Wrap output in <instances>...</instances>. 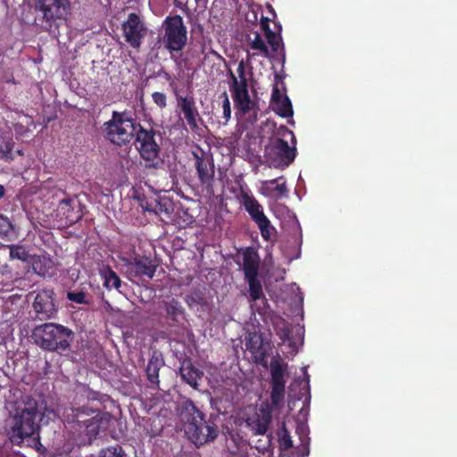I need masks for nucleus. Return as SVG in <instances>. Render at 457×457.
<instances>
[{
	"label": "nucleus",
	"mask_w": 457,
	"mask_h": 457,
	"mask_svg": "<svg viewBox=\"0 0 457 457\" xmlns=\"http://www.w3.org/2000/svg\"><path fill=\"white\" fill-rule=\"evenodd\" d=\"M6 409L9 415L4 429L10 441L17 445L27 442L37 451H45L39 440L38 422L43 415L39 401L29 395H21L17 400L8 402Z\"/></svg>",
	"instance_id": "nucleus-1"
},
{
	"label": "nucleus",
	"mask_w": 457,
	"mask_h": 457,
	"mask_svg": "<svg viewBox=\"0 0 457 457\" xmlns=\"http://www.w3.org/2000/svg\"><path fill=\"white\" fill-rule=\"evenodd\" d=\"M175 411L184 424L186 436L197 448L217 438V425L211 419H206L205 413L190 398L179 402Z\"/></svg>",
	"instance_id": "nucleus-2"
},
{
	"label": "nucleus",
	"mask_w": 457,
	"mask_h": 457,
	"mask_svg": "<svg viewBox=\"0 0 457 457\" xmlns=\"http://www.w3.org/2000/svg\"><path fill=\"white\" fill-rule=\"evenodd\" d=\"M74 336L71 329L53 322L38 325L32 331V337L37 346L56 353L69 351Z\"/></svg>",
	"instance_id": "nucleus-3"
},
{
	"label": "nucleus",
	"mask_w": 457,
	"mask_h": 457,
	"mask_svg": "<svg viewBox=\"0 0 457 457\" xmlns=\"http://www.w3.org/2000/svg\"><path fill=\"white\" fill-rule=\"evenodd\" d=\"M296 147L279 137L272 138L264 148V157L269 167L285 169L295 159Z\"/></svg>",
	"instance_id": "nucleus-4"
},
{
	"label": "nucleus",
	"mask_w": 457,
	"mask_h": 457,
	"mask_svg": "<svg viewBox=\"0 0 457 457\" xmlns=\"http://www.w3.org/2000/svg\"><path fill=\"white\" fill-rule=\"evenodd\" d=\"M103 131L112 144L123 145L133 138L136 128L132 120L123 119L120 113L113 112L112 119L104 124Z\"/></svg>",
	"instance_id": "nucleus-5"
},
{
	"label": "nucleus",
	"mask_w": 457,
	"mask_h": 457,
	"mask_svg": "<svg viewBox=\"0 0 457 457\" xmlns=\"http://www.w3.org/2000/svg\"><path fill=\"white\" fill-rule=\"evenodd\" d=\"M187 41V30L180 15L167 16L164 20L163 43L170 53L181 51Z\"/></svg>",
	"instance_id": "nucleus-6"
},
{
	"label": "nucleus",
	"mask_w": 457,
	"mask_h": 457,
	"mask_svg": "<svg viewBox=\"0 0 457 457\" xmlns=\"http://www.w3.org/2000/svg\"><path fill=\"white\" fill-rule=\"evenodd\" d=\"M36 21L47 31H50L57 20L65 15V4L62 0H35Z\"/></svg>",
	"instance_id": "nucleus-7"
},
{
	"label": "nucleus",
	"mask_w": 457,
	"mask_h": 457,
	"mask_svg": "<svg viewBox=\"0 0 457 457\" xmlns=\"http://www.w3.org/2000/svg\"><path fill=\"white\" fill-rule=\"evenodd\" d=\"M162 133L154 129H145V168L163 170L164 161L160 156Z\"/></svg>",
	"instance_id": "nucleus-8"
},
{
	"label": "nucleus",
	"mask_w": 457,
	"mask_h": 457,
	"mask_svg": "<svg viewBox=\"0 0 457 457\" xmlns=\"http://www.w3.org/2000/svg\"><path fill=\"white\" fill-rule=\"evenodd\" d=\"M287 364L278 359L270 361L271 392L270 403L273 407H278L285 397L286 372Z\"/></svg>",
	"instance_id": "nucleus-9"
},
{
	"label": "nucleus",
	"mask_w": 457,
	"mask_h": 457,
	"mask_svg": "<svg viewBox=\"0 0 457 457\" xmlns=\"http://www.w3.org/2000/svg\"><path fill=\"white\" fill-rule=\"evenodd\" d=\"M195 158V167L200 184L206 189H212L214 183L215 169L214 161L212 155L202 151L199 155L196 152H192Z\"/></svg>",
	"instance_id": "nucleus-10"
},
{
	"label": "nucleus",
	"mask_w": 457,
	"mask_h": 457,
	"mask_svg": "<svg viewBox=\"0 0 457 457\" xmlns=\"http://www.w3.org/2000/svg\"><path fill=\"white\" fill-rule=\"evenodd\" d=\"M54 296V292L52 289L42 290L37 294L32 304L35 320H46L56 315L57 308Z\"/></svg>",
	"instance_id": "nucleus-11"
},
{
	"label": "nucleus",
	"mask_w": 457,
	"mask_h": 457,
	"mask_svg": "<svg viewBox=\"0 0 457 457\" xmlns=\"http://www.w3.org/2000/svg\"><path fill=\"white\" fill-rule=\"evenodd\" d=\"M228 72L232 80V84L230 85V91L235 108L237 109L242 114H246L255 106V103L250 98L248 86L244 82L238 84L237 77L233 73V71H229Z\"/></svg>",
	"instance_id": "nucleus-12"
},
{
	"label": "nucleus",
	"mask_w": 457,
	"mask_h": 457,
	"mask_svg": "<svg viewBox=\"0 0 457 457\" xmlns=\"http://www.w3.org/2000/svg\"><path fill=\"white\" fill-rule=\"evenodd\" d=\"M62 415L65 429L78 430L81 428V424L87 423L96 413L92 409L82 406L78 408L66 407Z\"/></svg>",
	"instance_id": "nucleus-13"
},
{
	"label": "nucleus",
	"mask_w": 457,
	"mask_h": 457,
	"mask_svg": "<svg viewBox=\"0 0 457 457\" xmlns=\"http://www.w3.org/2000/svg\"><path fill=\"white\" fill-rule=\"evenodd\" d=\"M177 107L184 115L187 125L192 130L198 129V122L202 121L195 99L192 96H183L176 94Z\"/></svg>",
	"instance_id": "nucleus-14"
},
{
	"label": "nucleus",
	"mask_w": 457,
	"mask_h": 457,
	"mask_svg": "<svg viewBox=\"0 0 457 457\" xmlns=\"http://www.w3.org/2000/svg\"><path fill=\"white\" fill-rule=\"evenodd\" d=\"M9 257L11 260H19L22 262H32V269L35 273L45 276L46 270L42 266V261L39 256H33L29 253L26 247L22 245H8Z\"/></svg>",
	"instance_id": "nucleus-15"
},
{
	"label": "nucleus",
	"mask_w": 457,
	"mask_h": 457,
	"mask_svg": "<svg viewBox=\"0 0 457 457\" xmlns=\"http://www.w3.org/2000/svg\"><path fill=\"white\" fill-rule=\"evenodd\" d=\"M272 415L269 406L261 407L256 414L247 420V425L254 435H265L271 423Z\"/></svg>",
	"instance_id": "nucleus-16"
},
{
	"label": "nucleus",
	"mask_w": 457,
	"mask_h": 457,
	"mask_svg": "<svg viewBox=\"0 0 457 457\" xmlns=\"http://www.w3.org/2000/svg\"><path fill=\"white\" fill-rule=\"evenodd\" d=\"M123 30L127 42L132 47L138 48L141 43L143 24L137 14H129L128 21L123 24Z\"/></svg>",
	"instance_id": "nucleus-17"
},
{
	"label": "nucleus",
	"mask_w": 457,
	"mask_h": 457,
	"mask_svg": "<svg viewBox=\"0 0 457 457\" xmlns=\"http://www.w3.org/2000/svg\"><path fill=\"white\" fill-rule=\"evenodd\" d=\"M270 20L269 18L262 16L260 24L261 29L264 33L267 42L273 53H278L279 50L284 51V44L281 37V25L275 24L278 29L272 30L270 28Z\"/></svg>",
	"instance_id": "nucleus-18"
},
{
	"label": "nucleus",
	"mask_w": 457,
	"mask_h": 457,
	"mask_svg": "<svg viewBox=\"0 0 457 457\" xmlns=\"http://www.w3.org/2000/svg\"><path fill=\"white\" fill-rule=\"evenodd\" d=\"M249 286L250 300L256 305L258 312H266L269 308L268 300L263 293L262 286L258 277L245 278Z\"/></svg>",
	"instance_id": "nucleus-19"
},
{
	"label": "nucleus",
	"mask_w": 457,
	"mask_h": 457,
	"mask_svg": "<svg viewBox=\"0 0 457 457\" xmlns=\"http://www.w3.org/2000/svg\"><path fill=\"white\" fill-rule=\"evenodd\" d=\"M245 278L258 277L261 259L253 247H246L242 253Z\"/></svg>",
	"instance_id": "nucleus-20"
},
{
	"label": "nucleus",
	"mask_w": 457,
	"mask_h": 457,
	"mask_svg": "<svg viewBox=\"0 0 457 457\" xmlns=\"http://www.w3.org/2000/svg\"><path fill=\"white\" fill-rule=\"evenodd\" d=\"M163 366L164 361L162 353L157 351L154 352L153 355L149 359L146 369H145V373L146 374L149 382V387H158L160 382L159 371Z\"/></svg>",
	"instance_id": "nucleus-21"
},
{
	"label": "nucleus",
	"mask_w": 457,
	"mask_h": 457,
	"mask_svg": "<svg viewBox=\"0 0 457 457\" xmlns=\"http://www.w3.org/2000/svg\"><path fill=\"white\" fill-rule=\"evenodd\" d=\"M241 202L254 223L267 217L263 212L262 205L252 194L243 191L241 193Z\"/></svg>",
	"instance_id": "nucleus-22"
},
{
	"label": "nucleus",
	"mask_w": 457,
	"mask_h": 457,
	"mask_svg": "<svg viewBox=\"0 0 457 457\" xmlns=\"http://www.w3.org/2000/svg\"><path fill=\"white\" fill-rule=\"evenodd\" d=\"M179 370L182 379L194 389H198V380L202 378L203 371L195 368L190 360L183 361Z\"/></svg>",
	"instance_id": "nucleus-23"
},
{
	"label": "nucleus",
	"mask_w": 457,
	"mask_h": 457,
	"mask_svg": "<svg viewBox=\"0 0 457 457\" xmlns=\"http://www.w3.org/2000/svg\"><path fill=\"white\" fill-rule=\"evenodd\" d=\"M107 420L102 418L98 413L92 416L87 422V437L82 441L83 446L90 445L94 439L100 435L101 430L104 429L107 425Z\"/></svg>",
	"instance_id": "nucleus-24"
},
{
	"label": "nucleus",
	"mask_w": 457,
	"mask_h": 457,
	"mask_svg": "<svg viewBox=\"0 0 457 457\" xmlns=\"http://www.w3.org/2000/svg\"><path fill=\"white\" fill-rule=\"evenodd\" d=\"M170 208V202L167 198L156 196V198L145 199V212H153L158 216L162 214H168Z\"/></svg>",
	"instance_id": "nucleus-25"
},
{
	"label": "nucleus",
	"mask_w": 457,
	"mask_h": 457,
	"mask_svg": "<svg viewBox=\"0 0 457 457\" xmlns=\"http://www.w3.org/2000/svg\"><path fill=\"white\" fill-rule=\"evenodd\" d=\"M165 312L169 320H171L170 325L175 326L184 318V308L179 301L172 298L165 303Z\"/></svg>",
	"instance_id": "nucleus-26"
},
{
	"label": "nucleus",
	"mask_w": 457,
	"mask_h": 457,
	"mask_svg": "<svg viewBox=\"0 0 457 457\" xmlns=\"http://www.w3.org/2000/svg\"><path fill=\"white\" fill-rule=\"evenodd\" d=\"M271 104L274 112L280 117L288 118L293 116V107L288 96H285L284 98H281Z\"/></svg>",
	"instance_id": "nucleus-27"
},
{
	"label": "nucleus",
	"mask_w": 457,
	"mask_h": 457,
	"mask_svg": "<svg viewBox=\"0 0 457 457\" xmlns=\"http://www.w3.org/2000/svg\"><path fill=\"white\" fill-rule=\"evenodd\" d=\"M101 275L104 279V286L107 288L119 289L120 287V279L117 274L110 268H104L101 270Z\"/></svg>",
	"instance_id": "nucleus-28"
},
{
	"label": "nucleus",
	"mask_w": 457,
	"mask_h": 457,
	"mask_svg": "<svg viewBox=\"0 0 457 457\" xmlns=\"http://www.w3.org/2000/svg\"><path fill=\"white\" fill-rule=\"evenodd\" d=\"M164 405V401L162 397H153L145 399V411L154 415H160Z\"/></svg>",
	"instance_id": "nucleus-29"
},
{
	"label": "nucleus",
	"mask_w": 457,
	"mask_h": 457,
	"mask_svg": "<svg viewBox=\"0 0 457 457\" xmlns=\"http://www.w3.org/2000/svg\"><path fill=\"white\" fill-rule=\"evenodd\" d=\"M278 446L281 451H288L293 447V441L285 423H283L281 428L278 429Z\"/></svg>",
	"instance_id": "nucleus-30"
},
{
	"label": "nucleus",
	"mask_w": 457,
	"mask_h": 457,
	"mask_svg": "<svg viewBox=\"0 0 457 457\" xmlns=\"http://www.w3.org/2000/svg\"><path fill=\"white\" fill-rule=\"evenodd\" d=\"M246 349L253 354H263L261 351L262 349V340L260 336L256 334L249 335L245 342Z\"/></svg>",
	"instance_id": "nucleus-31"
},
{
	"label": "nucleus",
	"mask_w": 457,
	"mask_h": 457,
	"mask_svg": "<svg viewBox=\"0 0 457 457\" xmlns=\"http://www.w3.org/2000/svg\"><path fill=\"white\" fill-rule=\"evenodd\" d=\"M130 279L139 284L143 281V262L139 257H135L134 263L129 267Z\"/></svg>",
	"instance_id": "nucleus-32"
},
{
	"label": "nucleus",
	"mask_w": 457,
	"mask_h": 457,
	"mask_svg": "<svg viewBox=\"0 0 457 457\" xmlns=\"http://www.w3.org/2000/svg\"><path fill=\"white\" fill-rule=\"evenodd\" d=\"M250 47L253 50L259 51L262 55L264 57L270 56V51L268 48V46L266 45L265 41L262 37L261 34L259 32L254 33L253 39L250 42Z\"/></svg>",
	"instance_id": "nucleus-33"
},
{
	"label": "nucleus",
	"mask_w": 457,
	"mask_h": 457,
	"mask_svg": "<svg viewBox=\"0 0 457 457\" xmlns=\"http://www.w3.org/2000/svg\"><path fill=\"white\" fill-rule=\"evenodd\" d=\"M260 230L262 237L269 241L273 232H276V228L271 225L270 220L268 217L261 220L255 223Z\"/></svg>",
	"instance_id": "nucleus-34"
},
{
	"label": "nucleus",
	"mask_w": 457,
	"mask_h": 457,
	"mask_svg": "<svg viewBox=\"0 0 457 457\" xmlns=\"http://www.w3.org/2000/svg\"><path fill=\"white\" fill-rule=\"evenodd\" d=\"M13 143L9 140L0 138V160L12 161L13 155L12 154Z\"/></svg>",
	"instance_id": "nucleus-35"
},
{
	"label": "nucleus",
	"mask_w": 457,
	"mask_h": 457,
	"mask_svg": "<svg viewBox=\"0 0 457 457\" xmlns=\"http://www.w3.org/2000/svg\"><path fill=\"white\" fill-rule=\"evenodd\" d=\"M99 457H127V454L120 445H116L102 449Z\"/></svg>",
	"instance_id": "nucleus-36"
},
{
	"label": "nucleus",
	"mask_w": 457,
	"mask_h": 457,
	"mask_svg": "<svg viewBox=\"0 0 457 457\" xmlns=\"http://www.w3.org/2000/svg\"><path fill=\"white\" fill-rule=\"evenodd\" d=\"M79 429H66L68 433H70L73 438V440L77 443L78 445L83 446L82 441L85 437H87V423L81 424Z\"/></svg>",
	"instance_id": "nucleus-37"
},
{
	"label": "nucleus",
	"mask_w": 457,
	"mask_h": 457,
	"mask_svg": "<svg viewBox=\"0 0 457 457\" xmlns=\"http://www.w3.org/2000/svg\"><path fill=\"white\" fill-rule=\"evenodd\" d=\"M282 179H284V177L280 176L277 179L262 181V187L260 188L261 194H262L265 196H273V187L272 186Z\"/></svg>",
	"instance_id": "nucleus-38"
},
{
	"label": "nucleus",
	"mask_w": 457,
	"mask_h": 457,
	"mask_svg": "<svg viewBox=\"0 0 457 457\" xmlns=\"http://www.w3.org/2000/svg\"><path fill=\"white\" fill-rule=\"evenodd\" d=\"M13 230V226L9 218L0 213V235L4 237L9 236Z\"/></svg>",
	"instance_id": "nucleus-39"
},
{
	"label": "nucleus",
	"mask_w": 457,
	"mask_h": 457,
	"mask_svg": "<svg viewBox=\"0 0 457 457\" xmlns=\"http://www.w3.org/2000/svg\"><path fill=\"white\" fill-rule=\"evenodd\" d=\"M67 298L76 303L89 304L90 301L87 298L86 293L83 291H71L67 294Z\"/></svg>",
	"instance_id": "nucleus-40"
},
{
	"label": "nucleus",
	"mask_w": 457,
	"mask_h": 457,
	"mask_svg": "<svg viewBox=\"0 0 457 457\" xmlns=\"http://www.w3.org/2000/svg\"><path fill=\"white\" fill-rule=\"evenodd\" d=\"M72 201L73 200L71 198H64L59 203L58 207L66 217H69V213L73 210L71 206Z\"/></svg>",
	"instance_id": "nucleus-41"
},
{
	"label": "nucleus",
	"mask_w": 457,
	"mask_h": 457,
	"mask_svg": "<svg viewBox=\"0 0 457 457\" xmlns=\"http://www.w3.org/2000/svg\"><path fill=\"white\" fill-rule=\"evenodd\" d=\"M224 100L222 102V110H223V118L225 119V121L227 122L230 117H231V108H230V102L227 96V93H223Z\"/></svg>",
	"instance_id": "nucleus-42"
},
{
	"label": "nucleus",
	"mask_w": 457,
	"mask_h": 457,
	"mask_svg": "<svg viewBox=\"0 0 457 457\" xmlns=\"http://www.w3.org/2000/svg\"><path fill=\"white\" fill-rule=\"evenodd\" d=\"M237 72L238 74L237 83L241 84L242 82H244L245 84H247V79L245 77V64L244 60L239 62Z\"/></svg>",
	"instance_id": "nucleus-43"
},
{
	"label": "nucleus",
	"mask_w": 457,
	"mask_h": 457,
	"mask_svg": "<svg viewBox=\"0 0 457 457\" xmlns=\"http://www.w3.org/2000/svg\"><path fill=\"white\" fill-rule=\"evenodd\" d=\"M80 394L82 396H86L88 400L89 399H96V393L93 392L89 387H87L85 385H81L77 387V395Z\"/></svg>",
	"instance_id": "nucleus-44"
},
{
	"label": "nucleus",
	"mask_w": 457,
	"mask_h": 457,
	"mask_svg": "<svg viewBox=\"0 0 457 457\" xmlns=\"http://www.w3.org/2000/svg\"><path fill=\"white\" fill-rule=\"evenodd\" d=\"M275 78H276V80H278L279 79V76L276 75ZM281 98H284V96H282V94L278 88V81H276V83L273 85V87H272L270 103L273 104L275 102H278Z\"/></svg>",
	"instance_id": "nucleus-45"
},
{
	"label": "nucleus",
	"mask_w": 457,
	"mask_h": 457,
	"mask_svg": "<svg viewBox=\"0 0 457 457\" xmlns=\"http://www.w3.org/2000/svg\"><path fill=\"white\" fill-rule=\"evenodd\" d=\"M276 192L278 196L283 197L287 196L288 194V189L287 187L286 181L284 180L282 183H276V186L273 187V193Z\"/></svg>",
	"instance_id": "nucleus-46"
},
{
	"label": "nucleus",
	"mask_w": 457,
	"mask_h": 457,
	"mask_svg": "<svg viewBox=\"0 0 457 457\" xmlns=\"http://www.w3.org/2000/svg\"><path fill=\"white\" fill-rule=\"evenodd\" d=\"M154 102L160 107L164 108L166 106V96L163 93L155 92L153 94Z\"/></svg>",
	"instance_id": "nucleus-47"
},
{
	"label": "nucleus",
	"mask_w": 457,
	"mask_h": 457,
	"mask_svg": "<svg viewBox=\"0 0 457 457\" xmlns=\"http://www.w3.org/2000/svg\"><path fill=\"white\" fill-rule=\"evenodd\" d=\"M139 126L138 131H137V138H136V148L138 150L140 156L143 157V140L140 138V133L143 132V127Z\"/></svg>",
	"instance_id": "nucleus-48"
},
{
	"label": "nucleus",
	"mask_w": 457,
	"mask_h": 457,
	"mask_svg": "<svg viewBox=\"0 0 457 457\" xmlns=\"http://www.w3.org/2000/svg\"><path fill=\"white\" fill-rule=\"evenodd\" d=\"M154 273V268L152 266H147L145 262V276H147L149 278H152Z\"/></svg>",
	"instance_id": "nucleus-49"
},
{
	"label": "nucleus",
	"mask_w": 457,
	"mask_h": 457,
	"mask_svg": "<svg viewBox=\"0 0 457 457\" xmlns=\"http://www.w3.org/2000/svg\"><path fill=\"white\" fill-rule=\"evenodd\" d=\"M133 198L137 199L138 201L139 205L142 206V200H141L137 191H136V190L134 192Z\"/></svg>",
	"instance_id": "nucleus-50"
},
{
	"label": "nucleus",
	"mask_w": 457,
	"mask_h": 457,
	"mask_svg": "<svg viewBox=\"0 0 457 457\" xmlns=\"http://www.w3.org/2000/svg\"><path fill=\"white\" fill-rule=\"evenodd\" d=\"M5 195V188L4 186L0 185V199L4 197Z\"/></svg>",
	"instance_id": "nucleus-51"
},
{
	"label": "nucleus",
	"mask_w": 457,
	"mask_h": 457,
	"mask_svg": "<svg viewBox=\"0 0 457 457\" xmlns=\"http://www.w3.org/2000/svg\"><path fill=\"white\" fill-rule=\"evenodd\" d=\"M138 101L140 104H143V94H140V96H138Z\"/></svg>",
	"instance_id": "nucleus-52"
},
{
	"label": "nucleus",
	"mask_w": 457,
	"mask_h": 457,
	"mask_svg": "<svg viewBox=\"0 0 457 457\" xmlns=\"http://www.w3.org/2000/svg\"><path fill=\"white\" fill-rule=\"evenodd\" d=\"M196 4H205L207 0H195Z\"/></svg>",
	"instance_id": "nucleus-53"
},
{
	"label": "nucleus",
	"mask_w": 457,
	"mask_h": 457,
	"mask_svg": "<svg viewBox=\"0 0 457 457\" xmlns=\"http://www.w3.org/2000/svg\"><path fill=\"white\" fill-rule=\"evenodd\" d=\"M287 132L291 136L292 139H295V136L292 131L287 130Z\"/></svg>",
	"instance_id": "nucleus-54"
},
{
	"label": "nucleus",
	"mask_w": 457,
	"mask_h": 457,
	"mask_svg": "<svg viewBox=\"0 0 457 457\" xmlns=\"http://www.w3.org/2000/svg\"><path fill=\"white\" fill-rule=\"evenodd\" d=\"M17 154H20V155H22V154H22V152H21V150H18V151H17Z\"/></svg>",
	"instance_id": "nucleus-55"
}]
</instances>
